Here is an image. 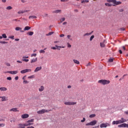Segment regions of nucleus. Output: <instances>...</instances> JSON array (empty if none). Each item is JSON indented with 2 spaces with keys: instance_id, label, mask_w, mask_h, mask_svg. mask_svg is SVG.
<instances>
[{
  "instance_id": "1",
  "label": "nucleus",
  "mask_w": 128,
  "mask_h": 128,
  "mask_svg": "<svg viewBox=\"0 0 128 128\" xmlns=\"http://www.w3.org/2000/svg\"><path fill=\"white\" fill-rule=\"evenodd\" d=\"M34 122V119L32 118L30 120H28L26 122V123L25 124H18V126L20 128H24L25 126H32L34 124V123H30V122Z\"/></svg>"
},
{
  "instance_id": "2",
  "label": "nucleus",
  "mask_w": 128,
  "mask_h": 128,
  "mask_svg": "<svg viewBox=\"0 0 128 128\" xmlns=\"http://www.w3.org/2000/svg\"><path fill=\"white\" fill-rule=\"evenodd\" d=\"M108 2H112L114 6H118V4H122V2L120 1H116V0H107Z\"/></svg>"
},
{
  "instance_id": "3",
  "label": "nucleus",
  "mask_w": 128,
  "mask_h": 128,
  "mask_svg": "<svg viewBox=\"0 0 128 128\" xmlns=\"http://www.w3.org/2000/svg\"><path fill=\"white\" fill-rule=\"evenodd\" d=\"M98 82L99 84H103L104 86L106 84H108L110 82L109 80H99L98 81Z\"/></svg>"
},
{
  "instance_id": "4",
  "label": "nucleus",
  "mask_w": 128,
  "mask_h": 128,
  "mask_svg": "<svg viewBox=\"0 0 128 128\" xmlns=\"http://www.w3.org/2000/svg\"><path fill=\"white\" fill-rule=\"evenodd\" d=\"M50 110H46V109H42V110H40L38 111L37 112V114H44L45 112H50Z\"/></svg>"
},
{
  "instance_id": "5",
  "label": "nucleus",
  "mask_w": 128,
  "mask_h": 128,
  "mask_svg": "<svg viewBox=\"0 0 128 128\" xmlns=\"http://www.w3.org/2000/svg\"><path fill=\"white\" fill-rule=\"evenodd\" d=\"M97 122H98V121L94 120L89 123L86 124V126H95V124H96Z\"/></svg>"
},
{
  "instance_id": "6",
  "label": "nucleus",
  "mask_w": 128,
  "mask_h": 128,
  "mask_svg": "<svg viewBox=\"0 0 128 128\" xmlns=\"http://www.w3.org/2000/svg\"><path fill=\"white\" fill-rule=\"evenodd\" d=\"M107 126H110V124L108 123H102L100 124V128H107Z\"/></svg>"
},
{
  "instance_id": "7",
  "label": "nucleus",
  "mask_w": 128,
  "mask_h": 128,
  "mask_svg": "<svg viewBox=\"0 0 128 128\" xmlns=\"http://www.w3.org/2000/svg\"><path fill=\"white\" fill-rule=\"evenodd\" d=\"M32 72V69H24L20 71V74H26V72Z\"/></svg>"
},
{
  "instance_id": "8",
  "label": "nucleus",
  "mask_w": 128,
  "mask_h": 128,
  "mask_svg": "<svg viewBox=\"0 0 128 128\" xmlns=\"http://www.w3.org/2000/svg\"><path fill=\"white\" fill-rule=\"evenodd\" d=\"M76 104V102H64V104L66 106H74Z\"/></svg>"
},
{
  "instance_id": "9",
  "label": "nucleus",
  "mask_w": 128,
  "mask_h": 128,
  "mask_svg": "<svg viewBox=\"0 0 128 128\" xmlns=\"http://www.w3.org/2000/svg\"><path fill=\"white\" fill-rule=\"evenodd\" d=\"M18 72L15 70V71H8L6 72H4V74H16Z\"/></svg>"
},
{
  "instance_id": "10",
  "label": "nucleus",
  "mask_w": 128,
  "mask_h": 128,
  "mask_svg": "<svg viewBox=\"0 0 128 128\" xmlns=\"http://www.w3.org/2000/svg\"><path fill=\"white\" fill-rule=\"evenodd\" d=\"M127 120L126 119H124V118H122L120 120H118V123L120 124H124V122H126Z\"/></svg>"
},
{
  "instance_id": "11",
  "label": "nucleus",
  "mask_w": 128,
  "mask_h": 128,
  "mask_svg": "<svg viewBox=\"0 0 128 128\" xmlns=\"http://www.w3.org/2000/svg\"><path fill=\"white\" fill-rule=\"evenodd\" d=\"M0 98H2L1 102H6V100H8V98L6 96H0Z\"/></svg>"
},
{
  "instance_id": "12",
  "label": "nucleus",
  "mask_w": 128,
  "mask_h": 128,
  "mask_svg": "<svg viewBox=\"0 0 128 128\" xmlns=\"http://www.w3.org/2000/svg\"><path fill=\"white\" fill-rule=\"evenodd\" d=\"M118 128H128V124L126 123L120 124L118 126Z\"/></svg>"
},
{
  "instance_id": "13",
  "label": "nucleus",
  "mask_w": 128,
  "mask_h": 128,
  "mask_svg": "<svg viewBox=\"0 0 128 128\" xmlns=\"http://www.w3.org/2000/svg\"><path fill=\"white\" fill-rule=\"evenodd\" d=\"M104 44H106V40H104L102 42L100 43V46L101 48H104V46H106Z\"/></svg>"
},
{
  "instance_id": "14",
  "label": "nucleus",
  "mask_w": 128,
  "mask_h": 128,
  "mask_svg": "<svg viewBox=\"0 0 128 128\" xmlns=\"http://www.w3.org/2000/svg\"><path fill=\"white\" fill-rule=\"evenodd\" d=\"M29 116L30 115H28V114H24L22 115L21 118H28Z\"/></svg>"
},
{
  "instance_id": "15",
  "label": "nucleus",
  "mask_w": 128,
  "mask_h": 128,
  "mask_svg": "<svg viewBox=\"0 0 128 128\" xmlns=\"http://www.w3.org/2000/svg\"><path fill=\"white\" fill-rule=\"evenodd\" d=\"M10 112H18L20 110H18V108H12L10 110Z\"/></svg>"
},
{
  "instance_id": "16",
  "label": "nucleus",
  "mask_w": 128,
  "mask_h": 128,
  "mask_svg": "<svg viewBox=\"0 0 128 128\" xmlns=\"http://www.w3.org/2000/svg\"><path fill=\"white\" fill-rule=\"evenodd\" d=\"M52 14H60L62 12V10H57L53 11Z\"/></svg>"
},
{
  "instance_id": "17",
  "label": "nucleus",
  "mask_w": 128,
  "mask_h": 128,
  "mask_svg": "<svg viewBox=\"0 0 128 128\" xmlns=\"http://www.w3.org/2000/svg\"><path fill=\"white\" fill-rule=\"evenodd\" d=\"M42 66L36 67L34 70V72H39V70H42Z\"/></svg>"
},
{
  "instance_id": "18",
  "label": "nucleus",
  "mask_w": 128,
  "mask_h": 128,
  "mask_svg": "<svg viewBox=\"0 0 128 128\" xmlns=\"http://www.w3.org/2000/svg\"><path fill=\"white\" fill-rule=\"evenodd\" d=\"M0 90H1V92H6V90H8V88L5 87L0 88Z\"/></svg>"
},
{
  "instance_id": "19",
  "label": "nucleus",
  "mask_w": 128,
  "mask_h": 128,
  "mask_svg": "<svg viewBox=\"0 0 128 128\" xmlns=\"http://www.w3.org/2000/svg\"><path fill=\"white\" fill-rule=\"evenodd\" d=\"M38 62V58H36L34 59H32L30 62L31 64H34V62Z\"/></svg>"
},
{
  "instance_id": "20",
  "label": "nucleus",
  "mask_w": 128,
  "mask_h": 128,
  "mask_svg": "<svg viewBox=\"0 0 128 128\" xmlns=\"http://www.w3.org/2000/svg\"><path fill=\"white\" fill-rule=\"evenodd\" d=\"M44 86H40L39 88V92H44Z\"/></svg>"
},
{
  "instance_id": "21",
  "label": "nucleus",
  "mask_w": 128,
  "mask_h": 128,
  "mask_svg": "<svg viewBox=\"0 0 128 128\" xmlns=\"http://www.w3.org/2000/svg\"><path fill=\"white\" fill-rule=\"evenodd\" d=\"M73 62L74 64H80V61L76 60H73Z\"/></svg>"
},
{
  "instance_id": "22",
  "label": "nucleus",
  "mask_w": 128,
  "mask_h": 128,
  "mask_svg": "<svg viewBox=\"0 0 128 128\" xmlns=\"http://www.w3.org/2000/svg\"><path fill=\"white\" fill-rule=\"evenodd\" d=\"M30 30V27L28 26H26L24 28V30Z\"/></svg>"
},
{
  "instance_id": "23",
  "label": "nucleus",
  "mask_w": 128,
  "mask_h": 128,
  "mask_svg": "<svg viewBox=\"0 0 128 128\" xmlns=\"http://www.w3.org/2000/svg\"><path fill=\"white\" fill-rule=\"evenodd\" d=\"M112 124H118V120H116V121H113L112 122Z\"/></svg>"
},
{
  "instance_id": "24",
  "label": "nucleus",
  "mask_w": 128,
  "mask_h": 128,
  "mask_svg": "<svg viewBox=\"0 0 128 128\" xmlns=\"http://www.w3.org/2000/svg\"><path fill=\"white\" fill-rule=\"evenodd\" d=\"M29 18L30 19V18H32V19L36 18V16H30Z\"/></svg>"
},
{
  "instance_id": "25",
  "label": "nucleus",
  "mask_w": 128,
  "mask_h": 128,
  "mask_svg": "<svg viewBox=\"0 0 128 128\" xmlns=\"http://www.w3.org/2000/svg\"><path fill=\"white\" fill-rule=\"evenodd\" d=\"M27 34H28V36H32L34 34V32H28L27 33Z\"/></svg>"
},
{
  "instance_id": "26",
  "label": "nucleus",
  "mask_w": 128,
  "mask_h": 128,
  "mask_svg": "<svg viewBox=\"0 0 128 128\" xmlns=\"http://www.w3.org/2000/svg\"><path fill=\"white\" fill-rule=\"evenodd\" d=\"M105 6H112V4L110 3H105Z\"/></svg>"
},
{
  "instance_id": "27",
  "label": "nucleus",
  "mask_w": 128,
  "mask_h": 128,
  "mask_svg": "<svg viewBox=\"0 0 128 128\" xmlns=\"http://www.w3.org/2000/svg\"><path fill=\"white\" fill-rule=\"evenodd\" d=\"M92 34V32H90V33H86L84 34V36H90V34Z\"/></svg>"
},
{
  "instance_id": "28",
  "label": "nucleus",
  "mask_w": 128,
  "mask_h": 128,
  "mask_svg": "<svg viewBox=\"0 0 128 128\" xmlns=\"http://www.w3.org/2000/svg\"><path fill=\"white\" fill-rule=\"evenodd\" d=\"M114 62V58H110L108 60V62Z\"/></svg>"
},
{
  "instance_id": "29",
  "label": "nucleus",
  "mask_w": 128,
  "mask_h": 128,
  "mask_svg": "<svg viewBox=\"0 0 128 128\" xmlns=\"http://www.w3.org/2000/svg\"><path fill=\"white\" fill-rule=\"evenodd\" d=\"M6 9L8 10H12V6H8L6 8Z\"/></svg>"
},
{
  "instance_id": "30",
  "label": "nucleus",
  "mask_w": 128,
  "mask_h": 128,
  "mask_svg": "<svg viewBox=\"0 0 128 128\" xmlns=\"http://www.w3.org/2000/svg\"><path fill=\"white\" fill-rule=\"evenodd\" d=\"M2 38H6L8 36H6V34H2Z\"/></svg>"
},
{
  "instance_id": "31",
  "label": "nucleus",
  "mask_w": 128,
  "mask_h": 128,
  "mask_svg": "<svg viewBox=\"0 0 128 128\" xmlns=\"http://www.w3.org/2000/svg\"><path fill=\"white\" fill-rule=\"evenodd\" d=\"M16 30H22V28L16 27L15 28Z\"/></svg>"
},
{
  "instance_id": "32",
  "label": "nucleus",
  "mask_w": 128,
  "mask_h": 128,
  "mask_svg": "<svg viewBox=\"0 0 128 128\" xmlns=\"http://www.w3.org/2000/svg\"><path fill=\"white\" fill-rule=\"evenodd\" d=\"M18 14H24V10H20L18 12Z\"/></svg>"
},
{
  "instance_id": "33",
  "label": "nucleus",
  "mask_w": 128,
  "mask_h": 128,
  "mask_svg": "<svg viewBox=\"0 0 128 128\" xmlns=\"http://www.w3.org/2000/svg\"><path fill=\"white\" fill-rule=\"evenodd\" d=\"M39 52L40 54H44V52H46V51H44V50H40Z\"/></svg>"
},
{
  "instance_id": "34",
  "label": "nucleus",
  "mask_w": 128,
  "mask_h": 128,
  "mask_svg": "<svg viewBox=\"0 0 128 128\" xmlns=\"http://www.w3.org/2000/svg\"><path fill=\"white\" fill-rule=\"evenodd\" d=\"M94 38V36L92 35L90 38V41L92 42Z\"/></svg>"
},
{
  "instance_id": "35",
  "label": "nucleus",
  "mask_w": 128,
  "mask_h": 128,
  "mask_svg": "<svg viewBox=\"0 0 128 128\" xmlns=\"http://www.w3.org/2000/svg\"><path fill=\"white\" fill-rule=\"evenodd\" d=\"M64 20H66V18H63L60 19V22H64Z\"/></svg>"
},
{
  "instance_id": "36",
  "label": "nucleus",
  "mask_w": 128,
  "mask_h": 128,
  "mask_svg": "<svg viewBox=\"0 0 128 128\" xmlns=\"http://www.w3.org/2000/svg\"><path fill=\"white\" fill-rule=\"evenodd\" d=\"M96 116V114H92L90 116V118H94Z\"/></svg>"
},
{
  "instance_id": "37",
  "label": "nucleus",
  "mask_w": 128,
  "mask_h": 128,
  "mask_svg": "<svg viewBox=\"0 0 128 128\" xmlns=\"http://www.w3.org/2000/svg\"><path fill=\"white\" fill-rule=\"evenodd\" d=\"M28 78H34V76L32 75L31 76H30L28 77Z\"/></svg>"
},
{
  "instance_id": "38",
  "label": "nucleus",
  "mask_w": 128,
  "mask_h": 128,
  "mask_svg": "<svg viewBox=\"0 0 128 128\" xmlns=\"http://www.w3.org/2000/svg\"><path fill=\"white\" fill-rule=\"evenodd\" d=\"M56 48H64V46H58L57 45H56Z\"/></svg>"
},
{
  "instance_id": "39",
  "label": "nucleus",
  "mask_w": 128,
  "mask_h": 128,
  "mask_svg": "<svg viewBox=\"0 0 128 128\" xmlns=\"http://www.w3.org/2000/svg\"><path fill=\"white\" fill-rule=\"evenodd\" d=\"M0 44H8V42H4V41H1L0 42Z\"/></svg>"
},
{
  "instance_id": "40",
  "label": "nucleus",
  "mask_w": 128,
  "mask_h": 128,
  "mask_svg": "<svg viewBox=\"0 0 128 128\" xmlns=\"http://www.w3.org/2000/svg\"><path fill=\"white\" fill-rule=\"evenodd\" d=\"M28 59H22L23 62H28Z\"/></svg>"
},
{
  "instance_id": "41",
  "label": "nucleus",
  "mask_w": 128,
  "mask_h": 128,
  "mask_svg": "<svg viewBox=\"0 0 128 128\" xmlns=\"http://www.w3.org/2000/svg\"><path fill=\"white\" fill-rule=\"evenodd\" d=\"M71 36H71L70 35H68V36H67L68 38V40H72V39L70 38Z\"/></svg>"
},
{
  "instance_id": "42",
  "label": "nucleus",
  "mask_w": 128,
  "mask_h": 128,
  "mask_svg": "<svg viewBox=\"0 0 128 128\" xmlns=\"http://www.w3.org/2000/svg\"><path fill=\"white\" fill-rule=\"evenodd\" d=\"M9 38H12V40H14V36H12L9 37Z\"/></svg>"
},
{
  "instance_id": "43",
  "label": "nucleus",
  "mask_w": 128,
  "mask_h": 128,
  "mask_svg": "<svg viewBox=\"0 0 128 128\" xmlns=\"http://www.w3.org/2000/svg\"><path fill=\"white\" fill-rule=\"evenodd\" d=\"M32 56H36V54H32L31 57L32 58Z\"/></svg>"
},
{
  "instance_id": "44",
  "label": "nucleus",
  "mask_w": 128,
  "mask_h": 128,
  "mask_svg": "<svg viewBox=\"0 0 128 128\" xmlns=\"http://www.w3.org/2000/svg\"><path fill=\"white\" fill-rule=\"evenodd\" d=\"M6 80H12V77H10V76L6 78Z\"/></svg>"
},
{
  "instance_id": "45",
  "label": "nucleus",
  "mask_w": 128,
  "mask_h": 128,
  "mask_svg": "<svg viewBox=\"0 0 128 128\" xmlns=\"http://www.w3.org/2000/svg\"><path fill=\"white\" fill-rule=\"evenodd\" d=\"M24 84H28V80H24L23 81Z\"/></svg>"
},
{
  "instance_id": "46",
  "label": "nucleus",
  "mask_w": 128,
  "mask_h": 128,
  "mask_svg": "<svg viewBox=\"0 0 128 128\" xmlns=\"http://www.w3.org/2000/svg\"><path fill=\"white\" fill-rule=\"evenodd\" d=\"M52 34H54V32H50L47 36H52Z\"/></svg>"
},
{
  "instance_id": "47",
  "label": "nucleus",
  "mask_w": 128,
  "mask_h": 128,
  "mask_svg": "<svg viewBox=\"0 0 128 128\" xmlns=\"http://www.w3.org/2000/svg\"><path fill=\"white\" fill-rule=\"evenodd\" d=\"M86 122V118H84L82 120H81V122Z\"/></svg>"
},
{
  "instance_id": "48",
  "label": "nucleus",
  "mask_w": 128,
  "mask_h": 128,
  "mask_svg": "<svg viewBox=\"0 0 128 128\" xmlns=\"http://www.w3.org/2000/svg\"><path fill=\"white\" fill-rule=\"evenodd\" d=\"M4 126H5L4 124H0V127H4Z\"/></svg>"
},
{
  "instance_id": "49",
  "label": "nucleus",
  "mask_w": 128,
  "mask_h": 128,
  "mask_svg": "<svg viewBox=\"0 0 128 128\" xmlns=\"http://www.w3.org/2000/svg\"><path fill=\"white\" fill-rule=\"evenodd\" d=\"M22 58L23 60H25L24 58H28V56H23Z\"/></svg>"
},
{
  "instance_id": "50",
  "label": "nucleus",
  "mask_w": 128,
  "mask_h": 128,
  "mask_svg": "<svg viewBox=\"0 0 128 128\" xmlns=\"http://www.w3.org/2000/svg\"><path fill=\"white\" fill-rule=\"evenodd\" d=\"M26 76H24L22 77V79L23 80H26Z\"/></svg>"
},
{
  "instance_id": "51",
  "label": "nucleus",
  "mask_w": 128,
  "mask_h": 128,
  "mask_svg": "<svg viewBox=\"0 0 128 128\" xmlns=\"http://www.w3.org/2000/svg\"><path fill=\"white\" fill-rule=\"evenodd\" d=\"M125 30L126 28H122L120 29V30H122V31Z\"/></svg>"
},
{
  "instance_id": "52",
  "label": "nucleus",
  "mask_w": 128,
  "mask_h": 128,
  "mask_svg": "<svg viewBox=\"0 0 128 128\" xmlns=\"http://www.w3.org/2000/svg\"><path fill=\"white\" fill-rule=\"evenodd\" d=\"M60 38H64V34H61L60 36Z\"/></svg>"
},
{
  "instance_id": "53",
  "label": "nucleus",
  "mask_w": 128,
  "mask_h": 128,
  "mask_svg": "<svg viewBox=\"0 0 128 128\" xmlns=\"http://www.w3.org/2000/svg\"><path fill=\"white\" fill-rule=\"evenodd\" d=\"M6 66H10V63H6Z\"/></svg>"
},
{
  "instance_id": "54",
  "label": "nucleus",
  "mask_w": 128,
  "mask_h": 128,
  "mask_svg": "<svg viewBox=\"0 0 128 128\" xmlns=\"http://www.w3.org/2000/svg\"><path fill=\"white\" fill-rule=\"evenodd\" d=\"M18 80V76H16V77H15V80Z\"/></svg>"
},
{
  "instance_id": "55",
  "label": "nucleus",
  "mask_w": 128,
  "mask_h": 128,
  "mask_svg": "<svg viewBox=\"0 0 128 128\" xmlns=\"http://www.w3.org/2000/svg\"><path fill=\"white\" fill-rule=\"evenodd\" d=\"M51 48L52 50H56V47H52Z\"/></svg>"
},
{
  "instance_id": "56",
  "label": "nucleus",
  "mask_w": 128,
  "mask_h": 128,
  "mask_svg": "<svg viewBox=\"0 0 128 128\" xmlns=\"http://www.w3.org/2000/svg\"><path fill=\"white\" fill-rule=\"evenodd\" d=\"M17 62H18V64H22V61L17 60Z\"/></svg>"
},
{
  "instance_id": "57",
  "label": "nucleus",
  "mask_w": 128,
  "mask_h": 128,
  "mask_svg": "<svg viewBox=\"0 0 128 128\" xmlns=\"http://www.w3.org/2000/svg\"><path fill=\"white\" fill-rule=\"evenodd\" d=\"M23 12H30V10H23Z\"/></svg>"
},
{
  "instance_id": "58",
  "label": "nucleus",
  "mask_w": 128,
  "mask_h": 128,
  "mask_svg": "<svg viewBox=\"0 0 128 128\" xmlns=\"http://www.w3.org/2000/svg\"><path fill=\"white\" fill-rule=\"evenodd\" d=\"M2 2H6V0H2Z\"/></svg>"
},
{
  "instance_id": "59",
  "label": "nucleus",
  "mask_w": 128,
  "mask_h": 128,
  "mask_svg": "<svg viewBox=\"0 0 128 128\" xmlns=\"http://www.w3.org/2000/svg\"><path fill=\"white\" fill-rule=\"evenodd\" d=\"M85 2H90V1L88 0H84Z\"/></svg>"
},
{
  "instance_id": "60",
  "label": "nucleus",
  "mask_w": 128,
  "mask_h": 128,
  "mask_svg": "<svg viewBox=\"0 0 128 128\" xmlns=\"http://www.w3.org/2000/svg\"><path fill=\"white\" fill-rule=\"evenodd\" d=\"M119 52H120V54H122V50H119Z\"/></svg>"
},
{
  "instance_id": "61",
  "label": "nucleus",
  "mask_w": 128,
  "mask_h": 128,
  "mask_svg": "<svg viewBox=\"0 0 128 128\" xmlns=\"http://www.w3.org/2000/svg\"><path fill=\"white\" fill-rule=\"evenodd\" d=\"M26 128H34V127L31 126H28Z\"/></svg>"
},
{
  "instance_id": "62",
  "label": "nucleus",
  "mask_w": 128,
  "mask_h": 128,
  "mask_svg": "<svg viewBox=\"0 0 128 128\" xmlns=\"http://www.w3.org/2000/svg\"><path fill=\"white\" fill-rule=\"evenodd\" d=\"M68 48H72V45L68 44Z\"/></svg>"
},
{
  "instance_id": "63",
  "label": "nucleus",
  "mask_w": 128,
  "mask_h": 128,
  "mask_svg": "<svg viewBox=\"0 0 128 128\" xmlns=\"http://www.w3.org/2000/svg\"><path fill=\"white\" fill-rule=\"evenodd\" d=\"M68 24V22H63L62 24L64 25V24Z\"/></svg>"
},
{
  "instance_id": "64",
  "label": "nucleus",
  "mask_w": 128,
  "mask_h": 128,
  "mask_svg": "<svg viewBox=\"0 0 128 128\" xmlns=\"http://www.w3.org/2000/svg\"><path fill=\"white\" fill-rule=\"evenodd\" d=\"M124 114H128V112H124Z\"/></svg>"
}]
</instances>
